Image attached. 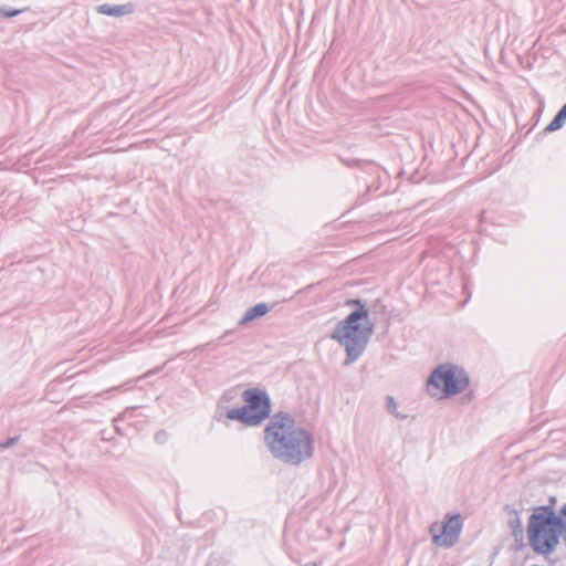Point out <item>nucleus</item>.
Returning a JSON list of instances; mask_svg holds the SVG:
<instances>
[{"label":"nucleus","mask_w":566,"mask_h":566,"mask_svg":"<svg viewBox=\"0 0 566 566\" xmlns=\"http://www.w3.org/2000/svg\"><path fill=\"white\" fill-rule=\"evenodd\" d=\"M513 527V535L516 536L517 533H522V524L518 517L511 522Z\"/></svg>","instance_id":"11"},{"label":"nucleus","mask_w":566,"mask_h":566,"mask_svg":"<svg viewBox=\"0 0 566 566\" xmlns=\"http://www.w3.org/2000/svg\"><path fill=\"white\" fill-rule=\"evenodd\" d=\"M19 11H14V12H10V13H6L7 17H13L18 13Z\"/></svg>","instance_id":"16"},{"label":"nucleus","mask_w":566,"mask_h":566,"mask_svg":"<svg viewBox=\"0 0 566 566\" xmlns=\"http://www.w3.org/2000/svg\"><path fill=\"white\" fill-rule=\"evenodd\" d=\"M97 11L99 13H103V14H106V15H115V17H119V15H124V14H128L132 12V6L130 4H127V6H119V7H109L107 4H103L101 6Z\"/></svg>","instance_id":"8"},{"label":"nucleus","mask_w":566,"mask_h":566,"mask_svg":"<svg viewBox=\"0 0 566 566\" xmlns=\"http://www.w3.org/2000/svg\"><path fill=\"white\" fill-rule=\"evenodd\" d=\"M167 439H168V434L165 431H159L155 436L156 442L160 443V444L165 443L167 441Z\"/></svg>","instance_id":"13"},{"label":"nucleus","mask_w":566,"mask_h":566,"mask_svg":"<svg viewBox=\"0 0 566 566\" xmlns=\"http://www.w3.org/2000/svg\"><path fill=\"white\" fill-rule=\"evenodd\" d=\"M357 357H358V356H346V358H345V360H344L343 365H344V366H348V365H350V364L355 363V361H356V359H357Z\"/></svg>","instance_id":"15"},{"label":"nucleus","mask_w":566,"mask_h":566,"mask_svg":"<svg viewBox=\"0 0 566 566\" xmlns=\"http://www.w3.org/2000/svg\"><path fill=\"white\" fill-rule=\"evenodd\" d=\"M19 439H20V436H14L3 442H0V450H6V449L13 447L18 442Z\"/></svg>","instance_id":"10"},{"label":"nucleus","mask_w":566,"mask_h":566,"mask_svg":"<svg viewBox=\"0 0 566 566\" xmlns=\"http://www.w3.org/2000/svg\"><path fill=\"white\" fill-rule=\"evenodd\" d=\"M461 530L462 521L460 515L457 514L449 516L442 524L433 523L430 526V534L432 535V541L437 546L451 547L457 543Z\"/></svg>","instance_id":"6"},{"label":"nucleus","mask_w":566,"mask_h":566,"mask_svg":"<svg viewBox=\"0 0 566 566\" xmlns=\"http://www.w3.org/2000/svg\"><path fill=\"white\" fill-rule=\"evenodd\" d=\"M386 409L397 419H407L408 415L398 410V402L392 396L386 397Z\"/></svg>","instance_id":"9"},{"label":"nucleus","mask_w":566,"mask_h":566,"mask_svg":"<svg viewBox=\"0 0 566 566\" xmlns=\"http://www.w3.org/2000/svg\"><path fill=\"white\" fill-rule=\"evenodd\" d=\"M469 382V376L462 367L441 364L428 378L427 391L431 397L448 398L464 391Z\"/></svg>","instance_id":"4"},{"label":"nucleus","mask_w":566,"mask_h":566,"mask_svg":"<svg viewBox=\"0 0 566 566\" xmlns=\"http://www.w3.org/2000/svg\"><path fill=\"white\" fill-rule=\"evenodd\" d=\"M263 440L272 458L284 464L300 465L314 453L312 433L286 412L271 417L264 429Z\"/></svg>","instance_id":"1"},{"label":"nucleus","mask_w":566,"mask_h":566,"mask_svg":"<svg viewBox=\"0 0 566 566\" xmlns=\"http://www.w3.org/2000/svg\"><path fill=\"white\" fill-rule=\"evenodd\" d=\"M555 118L564 124L566 120V104L562 107V109L557 113Z\"/></svg>","instance_id":"14"},{"label":"nucleus","mask_w":566,"mask_h":566,"mask_svg":"<svg viewBox=\"0 0 566 566\" xmlns=\"http://www.w3.org/2000/svg\"><path fill=\"white\" fill-rule=\"evenodd\" d=\"M242 397L244 406L230 409L227 412V418L239 420L247 426H258L269 417L271 403L265 392L258 389H247Z\"/></svg>","instance_id":"5"},{"label":"nucleus","mask_w":566,"mask_h":566,"mask_svg":"<svg viewBox=\"0 0 566 566\" xmlns=\"http://www.w3.org/2000/svg\"><path fill=\"white\" fill-rule=\"evenodd\" d=\"M564 523L551 506L535 507L527 524L530 546L537 554L552 553L559 542Z\"/></svg>","instance_id":"2"},{"label":"nucleus","mask_w":566,"mask_h":566,"mask_svg":"<svg viewBox=\"0 0 566 566\" xmlns=\"http://www.w3.org/2000/svg\"><path fill=\"white\" fill-rule=\"evenodd\" d=\"M269 311V307L265 303H259L256 304L255 306L249 308L242 319H241V324H247L253 319H255L256 317H261L263 315H265Z\"/></svg>","instance_id":"7"},{"label":"nucleus","mask_w":566,"mask_h":566,"mask_svg":"<svg viewBox=\"0 0 566 566\" xmlns=\"http://www.w3.org/2000/svg\"><path fill=\"white\" fill-rule=\"evenodd\" d=\"M562 126H563V123H562V122H559V120H557V119L554 117V119L548 124V126H547V128H546V129H547V130H549V132H554V130L559 129Z\"/></svg>","instance_id":"12"},{"label":"nucleus","mask_w":566,"mask_h":566,"mask_svg":"<svg viewBox=\"0 0 566 566\" xmlns=\"http://www.w3.org/2000/svg\"><path fill=\"white\" fill-rule=\"evenodd\" d=\"M347 304L357 306V310L337 324L333 338L338 340L348 354H352L365 347L373 333V325L368 311L359 300H350Z\"/></svg>","instance_id":"3"}]
</instances>
